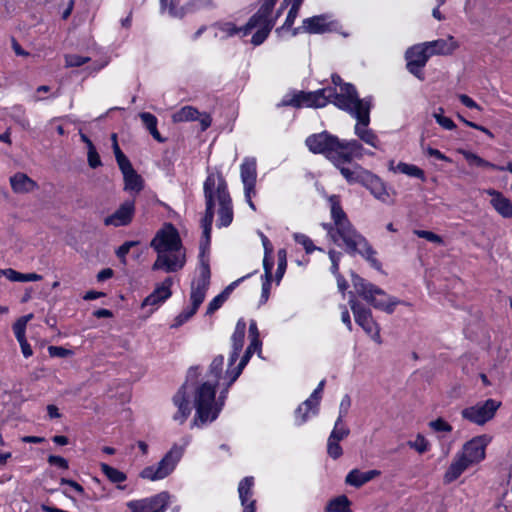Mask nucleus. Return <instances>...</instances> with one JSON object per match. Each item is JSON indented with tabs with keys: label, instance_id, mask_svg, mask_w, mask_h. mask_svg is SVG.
<instances>
[{
	"label": "nucleus",
	"instance_id": "nucleus-1",
	"mask_svg": "<svg viewBox=\"0 0 512 512\" xmlns=\"http://www.w3.org/2000/svg\"><path fill=\"white\" fill-rule=\"evenodd\" d=\"M246 333V322L243 318L236 323L235 330L231 336L232 350L228 358V367L224 375L225 389L220 392L218 402H215V390L209 382H203L192 388L189 379L197 376V367H191L188 371L187 381L179 388L173 397V403L178 411L174 414L173 419L180 424L184 423L191 413L189 395L193 393L194 407L196 409L195 417L192 425L202 427L207 423H211L217 419L221 412L229 388L241 375L243 369L250 361L253 353L246 349L237 366L234 364L239 358L243 349L244 338Z\"/></svg>",
	"mask_w": 512,
	"mask_h": 512
},
{
	"label": "nucleus",
	"instance_id": "nucleus-2",
	"mask_svg": "<svg viewBox=\"0 0 512 512\" xmlns=\"http://www.w3.org/2000/svg\"><path fill=\"white\" fill-rule=\"evenodd\" d=\"M246 333V322L243 318L236 323L235 330L231 336L232 350L228 358V367L224 375L225 389L220 392L218 402H215V390L209 382H203L192 388L189 379L197 376V367H191L188 371L187 381L179 388L173 397V403L178 411L174 414L173 419L180 424L184 423L191 413L189 395L193 393L194 407L196 409L195 417L192 425L202 427L207 423H211L217 419L221 412L229 388L241 375L243 369L250 361L253 353L246 349L237 366L234 364L239 358L243 349L244 338Z\"/></svg>",
	"mask_w": 512,
	"mask_h": 512
},
{
	"label": "nucleus",
	"instance_id": "nucleus-3",
	"mask_svg": "<svg viewBox=\"0 0 512 512\" xmlns=\"http://www.w3.org/2000/svg\"><path fill=\"white\" fill-rule=\"evenodd\" d=\"M203 192L206 209L201 221L204 238L201 244L209 248L215 213L218 216L216 226L223 228L232 223L234 212L227 182L220 172H210L208 174L203 184Z\"/></svg>",
	"mask_w": 512,
	"mask_h": 512
},
{
	"label": "nucleus",
	"instance_id": "nucleus-4",
	"mask_svg": "<svg viewBox=\"0 0 512 512\" xmlns=\"http://www.w3.org/2000/svg\"><path fill=\"white\" fill-rule=\"evenodd\" d=\"M328 201L333 223H323L322 227L327 231L330 239L339 246L342 241L348 253L361 255L372 267L380 270L381 264L374 257L375 251L366 238L358 233L350 223L341 207L339 196L331 195L328 197Z\"/></svg>",
	"mask_w": 512,
	"mask_h": 512
},
{
	"label": "nucleus",
	"instance_id": "nucleus-5",
	"mask_svg": "<svg viewBox=\"0 0 512 512\" xmlns=\"http://www.w3.org/2000/svg\"><path fill=\"white\" fill-rule=\"evenodd\" d=\"M334 96V105L356 119L354 126V134L358 138L356 140L361 145L363 142L376 150H381L382 145L378 135L369 128L372 98L360 99L353 85L344 86L342 93Z\"/></svg>",
	"mask_w": 512,
	"mask_h": 512
},
{
	"label": "nucleus",
	"instance_id": "nucleus-6",
	"mask_svg": "<svg viewBox=\"0 0 512 512\" xmlns=\"http://www.w3.org/2000/svg\"><path fill=\"white\" fill-rule=\"evenodd\" d=\"M157 253L152 270L174 273L182 270L186 264V249L178 230L171 223H165L150 243Z\"/></svg>",
	"mask_w": 512,
	"mask_h": 512
},
{
	"label": "nucleus",
	"instance_id": "nucleus-7",
	"mask_svg": "<svg viewBox=\"0 0 512 512\" xmlns=\"http://www.w3.org/2000/svg\"><path fill=\"white\" fill-rule=\"evenodd\" d=\"M305 143L310 152L324 155L333 164H340L351 155H373L372 152L366 151L357 140L340 139L327 131L308 136Z\"/></svg>",
	"mask_w": 512,
	"mask_h": 512
},
{
	"label": "nucleus",
	"instance_id": "nucleus-8",
	"mask_svg": "<svg viewBox=\"0 0 512 512\" xmlns=\"http://www.w3.org/2000/svg\"><path fill=\"white\" fill-rule=\"evenodd\" d=\"M332 83L335 86H339V91H336L333 88H323L318 89L313 92H298L293 95L285 96L281 105L283 106H292V107H314V108H322L327 105V103L331 102L334 104V95L342 93V88L347 85H351L350 83H343L341 77L337 74L332 75Z\"/></svg>",
	"mask_w": 512,
	"mask_h": 512
},
{
	"label": "nucleus",
	"instance_id": "nucleus-9",
	"mask_svg": "<svg viewBox=\"0 0 512 512\" xmlns=\"http://www.w3.org/2000/svg\"><path fill=\"white\" fill-rule=\"evenodd\" d=\"M189 442V438H185L181 445L174 444L159 462L143 468L139 473V477L144 480L155 482L170 476L182 459Z\"/></svg>",
	"mask_w": 512,
	"mask_h": 512
},
{
	"label": "nucleus",
	"instance_id": "nucleus-10",
	"mask_svg": "<svg viewBox=\"0 0 512 512\" xmlns=\"http://www.w3.org/2000/svg\"><path fill=\"white\" fill-rule=\"evenodd\" d=\"M352 284L355 291L374 308L385 311L388 314L394 312L399 301L390 297L382 289L366 282L356 274H352Z\"/></svg>",
	"mask_w": 512,
	"mask_h": 512
},
{
	"label": "nucleus",
	"instance_id": "nucleus-11",
	"mask_svg": "<svg viewBox=\"0 0 512 512\" xmlns=\"http://www.w3.org/2000/svg\"><path fill=\"white\" fill-rule=\"evenodd\" d=\"M210 277L211 272L209 265L208 248L201 244L199 253V276L191 284V305L199 308L200 305L203 303L207 289L210 284Z\"/></svg>",
	"mask_w": 512,
	"mask_h": 512
},
{
	"label": "nucleus",
	"instance_id": "nucleus-12",
	"mask_svg": "<svg viewBox=\"0 0 512 512\" xmlns=\"http://www.w3.org/2000/svg\"><path fill=\"white\" fill-rule=\"evenodd\" d=\"M240 177L244 187V196L252 210H256L252 198L256 195L257 162L254 157H245L240 165Z\"/></svg>",
	"mask_w": 512,
	"mask_h": 512
},
{
	"label": "nucleus",
	"instance_id": "nucleus-13",
	"mask_svg": "<svg viewBox=\"0 0 512 512\" xmlns=\"http://www.w3.org/2000/svg\"><path fill=\"white\" fill-rule=\"evenodd\" d=\"M500 405L501 402L499 401L487 399L484 402H479L473 406L464 408L461 411V415L464 419L472 423L483 425L494 417Z\"/></svg>",
	"mask_w": 512,
	"mask_h": 512
},
{
	"label": "nucleus",
	"instance_id": "nucleus-14",
	"mask_svg": "<svg viewBox=\"0 0 512 512\" xmlns=\"http://www.w3.org/2000/svg\"><path fill=\"white\" fill-rule=\"evenodd\" d=\"M431 56L424 42L411 46L405 52L407 70L419 80H424L422 69Z\"/></svg>",
	"mask_w": 512,
	"mask_h": 512
},
{
	"label": "nucleus",
	"instance_id": "nucleus-15",
	"mask_svg": "<svg viewBox=\"0 0 512 512\" xmlns=\"http://www.w3.org/2000/svg\"><path fill=\"white\" fill-rule=\"evenodd\" d=\"M351 310L354 314L356 323L363 328V330L372 337L373 340L380 343V329L372 317L371 310L365 308L354 298L349 300Z\"/></svg>",
	"mask_w": 512,
	"mask_h": 512
},
{
	"label": "nucleus",
	"instance_id": "nucleus-16",
	"mask_svg": "<svg viewBox=\"0 0 512 512\" xmlns=\"http://www.w3.org/2000/svg\"><path fill=\"white\" fill-rule=\"evenodd\" d=\"M492 438L487 435H479L467 441L458 452L473 466L485 459L486 448Z\"/></svg>",
	"mask_w": 512,
	"mask_h": 512
},
{
	"label": "nucleus",
	"instance_id": "nucleus-17",
	"mask_svg": "<svg viewBox=\"0 0 512 512\" xmlns=\"http://www.w3.org/2000/svg\"><path fill=\"white\" fill-rule=\"evenodd\" d=\"M325 380L320 381L310 397L306 399L295 410V424L303 425L309 418L316 416L319 412L320 400L324 389Z\"/></svg>",
	"mask_w": 512,
	"mask_h": 512
},
{
	"label": "nucleus",
	"instance_id": "nucleus-18",
	"mask_svg": "<svg viewBox=\"0 0 512 512\" xmlns=\"http://www.w3.org/2000/svg\"><path fill=\"white\" fill-rule=\"evenodd\" d=\"M170 494L166 491L140 500H132L127 503L131 512H164L168 506Z\"/></svg>",
	"mask_w": 512,
	"mask_h": 512
},
{
	"label": "nucleus",
	"instance_id": "nucleus-19",
	"mask_svg": "<svg viewBox=\"0 0 512 512\" xmlns=\"http://www.w3.org/2000/svg\"><path fill=\"white\" fill-rule=\"evenodd\" d=\"M254 20V15L249 21L243 26V36L251 33L253 29H257L251 38V43L254 46L261 45L270 34L272 28L275 25V19L273 17L262 16L261 18Z\"/></svg>",
	"mask_w": 512,
	"mask_h": 512
},
{
	"label": "nucleus",
	"instance_id": "nucleus-20",
	"mask_svg": "<svg viewBox=\"0 0 512 512\" xmlns=\"http://www.w3.org/2000/svg\"><path fill=\"white\" fill-rule=\"evenodd\" d=\"M173 279L171 277L165 278L161 283L157 284L154 290L143 300L141 307H153L149 314H152L160 305L172 296L171 287Z\"/></svg>",
	"mask_w": 512,
	"mask_h": 512
},
{
	"label": "nucleus",
	"instance_id": "nucleus-21",
	"mask_svg": "<svg viewBox=\"0 0 512 512\" xmlns=\"http://www.w3.org/2000/svg\"><path fill=\"white\" fill-rule=\"evenodd\" d=\"M135 215V201L123 202L111 215L104 218L105 226L122 227L129 225Z\"/></svg>",
	"mask_w": 512,
	"mask_h": 512
},
{
	"label": "nucleus",
	"instance_id": "nucleus-22",
	"mask_svg": "<svg viewBox=\"0 0 512 512\" xmlns=\"http://www.w3.org/2000/svg\"><path fill=\"white\" fill-rule=\"evenodd\" d=\"M363 156H355L351 155L347 159L343 160L340 164H334L336 168L339 169L341 175L345 178V180L350 183H360L363 184V182L366 179V176L370 171L362 168L358 164H353L350 166H347V164H350L353 159H361Z\"/></svg>",
	"mask_w": 512,
	"mask_h": 512
},
{
	"label": "nucleus",
	"instance_id": "nucleus-23",
	"mask_svg": "<svg viewBox=\"0 0 512 512\" xmlns=\"http://www.w3.org/2000/svg\"><path fill=\"white\" fill-rule=\"evenodd\" d=\"M199 120L201 130L205 131L211 126L212 119L207 113H199V111L193 106H183L172 114V121L174 123L189 122Z\"/></svg>",
	"mask_w": 512,
	"mask_h": 512
},
{
	"label": "nucleus",
	"instance_id": "nucleus-24",
	"mask_svg": "<svg viewBox=\"0 0 512 512\" xmlns=\"http://www.w3.org/2000/svg\"><path fill=\"white\" fill-rule=\"evenodd\" d=\"M303 32L309 34H322L331 31L333 21L328 14L316 15L302 21Z\"/></svg>",
	"mask_w": 512,
	"mask_h": 512
},
{
	"label": "nucleus",
	"instance_id": "nucleus-25",
	"mask_svg": "<svg viewBox=\"0 0 512 512\" xmlns=\"http://www.w3.org/2000/svg\"><path fill=\"white\" fill-rule=\"evenodd\" d=\"M254 478L247 476L243 478L238 485V494L243 512H256V501L253 496Z\"/></svg>",
	"mask_w": 512,
	"mask_h": 512
},
{
	"label": "nucleus",
	"instance_id": "nucleus-26",
	"mask_svg": "<svg viewBox=\"0 0 512 512\" xmlns=\"http://www.w3.org/2000/svg\"><path fill=\"white\" fill-rule=\"evenodd\" d=\"M472 465L457 452L443 475V482L451 484L456 481Z\"/></svg>",
	"mask_w": 512,
	"mask_h": 512
},
{
	"label": "nucleus",
	"instance_id": "nucleus-27",
	"mask_svg": "<svg viewBox=\"0 0 512 512\" xmlns=\"http://www.w3.org/2000/svg\"><path fill=\"white\" fill-rule=\"evenodd\" d=\"M486 194L491 196L490 204L503 218H512V202L499 191L487 189Z\"/></svg>",
	"mask_w": 512,
	"mask_h": 512
},
{
	"label": "nucleus",
	"instance_id": "nucleus-28",
	"mask_svg": "<svg viewBox=\"0 0 512 512\" xmlns=\"http://www.w3.org/2000/svg\"><path fill=\"white\" fill-rule=\"evenodd\" d=\"M362 185L366 187L379 201L383 203L389 202L390 195L386 189V186L384 182L375 174L369 172Z\"/></svg>",
	"mask_w": 512,
	"mask_h": 512
},
{
	"label": "nucleus",
	"instance_id": "nucleus-29",
	"mask_svg": "<svg viewBox=\"0 0 512 512\" xmlns=\"http://www.w3.org/2000/svg\"><path fill=\"white\" fill-rule=\"evenodd\" d=\"M223 365H224V357L222 355L216 356L208 369L207 372V380L205 382H209L216 391V386L221 385L223 386L222 391L225 389V383H224V375L223 373ZM217 403L218 401L215 400Z\"/></svg>",
	"mask_w": 512,
	"mask_h": 512
},
{
	"label": "nucleus",
	"instance_id": "nucleus-30",
	"mask_svg": "<svg viewBox=\"0 0 512 512\" xmlns=\"http://www.w3.org/2000/svg\"><path fill=\"white\" fill-rule=\"evenodd\" d=\"M424 43L426 44L432 56L449 55L452 54L458 48V44L453 36H448L445 39H437Z\"/></svg>",
	"mask_w": 512,
	"mask_h": 512
},
{
	"label": "nucleus",
	"instance_id": "nucleus-31",
	"mask_svg": "<svg viewBox=\"0 0 512 512\" xmlns=\"http://www.w3.org/2000/svg\"><path fill=\"white\" fill-rule=\"evenodd\" d=\"M381 472L379 470H368V471H360L359 469H352L345 478V483L347 485L353 486L355 488H359L364 484L370 482L374 478L380 476Z\"/></svg>",
	"mask_w": 512,
	"mask_h": 512
},
{
	"label": "nucleus",
	"instance_id": "nucleus-32",
	"mask_svg": "<svg viewBox=\"0 0 512 512\" xmlns=\"http://www.w3.org/2000/svg\"><path fill=\"white\" fill-rule=\"evenodd\" d=\"M124 179V190L129 193L138 194L143 189V179L135 171L132 165L121 169Z\"/></svg>",
	"mask_w": 512,
	"mask_h": 512
},
{
	"label": "nucleus",
	"instance_id": "nucleus-33",
	"mask_svg": "<svg viewBox=\"0 0 512 512\" xmlns=\"http://www.w3.org/2000/svg\"><path fill=\"white\" fill-rule=\"evenodd\" d=\"M302 3H303V0H284L283 1L280 9L278 10L276 16L273 19L276 20L280 16L285 5L291 4V7L288 11V14H287V17H286V20H285L283 26L281 28L277 29V32H280L281 30H284V29H290L292 27L296 18L298 17V13H299Z\"/></svg>",
	"mask_w": 512,
	"mask_h": 512
},
{
	"label": "nucleus",
	"instance_id": "nucleus-34",
	"mask_svg": "<svg viewBox=\"0 0 512 512\" xmlns=\"http://www.w3.org/2000/svg\"><path fill=\"white\" fill-rule=\"evenodd\" d=\"M10 184L15 193H28L37 188L34 180L20 172L10 178Z\"/></svg>",
	"mask_w": 512,
	"mask_h": 512
},
{
	"label": "nucleus",
	"instance_id": "nucleus-35",
	"mask_svg": "<svg viewBox=\"0 0 512 512\" xmlns=\"http://www.w3.org/2000/svg\"><path fill=\"white\" fill-rule=\"evenodd\" d=\"M389 170L393 171L394 173H401L409 177L420 179L421 181L426 180L424 171L414 164L399 162L395 165L394 161H390Z\"/></svg>",
	"mask_w": 512,
	"mask_h": 512
},
{
	"label": "nucleus",
	"instance_id": "nucleus-36",
	"mask_svg": "<svg viewBox=\"0 0 512 512\" xmlns=\"http://www.w3.org/2000/svg\"><path fill=\"white\" fill-rule=\"evenodd\" d=\"M215 30V37L219 39H227L229 37H233L235 35H239L240 37L243 36V26L237 27L232 22H220L213 26Z\"/></svg>",
	"mask_w": 512,
	"mask_h": 512
},
{
	"label": "nucleus",
	"instance_id": "nucleus-37",
	"mask_svg": "<svg viewBox=\"0 0 512 512\" xmlns=\"http://www.w3.org/2000/svg\"><path fill=\"white\" fill-rule=\"evenodd\" d=\"M0 276H4L12 282H35L43 278L37 273H20L12 268L0 269Z\"/></svg>",
	"mask_w": 512,
	"mask_h": 512
},
{
	"label": "nucleus",
	"instance_id": "nucleus-38",
	"mask_svg": "<svg viewBox=\"0 0 512 512\" xmlns=\"http://www.w3.org/2000/svg\"><path fill=\"white\" fill-rule=\"evenodd\" d=\"M326 512H351V501L346 495L331 499L325 508Z\"/></svg>",
	"mask_w": 512,
	"mask_h": 512
},
{
	"label": "nucleus",
	"instance_id": "nucleus-39",
	"mask_svg": "<svg viewBox=\"0 0 512 512\" xmlns=\"http://www.w3.org/2000/svg\"><path fill=\"white\" fill-rule=\"evenodd\" d=\"M139 117H140L142 123L144 124V126L148 129V131L152 135V137L155 140H157L158 142H164V139L161 137V135L157 129V123H158L157 118L149 112L140 113Z\"/></svg>",
	"mask_w": 512,
	"mask_h": 512
},
{
	"label": "nucleus",
	"instance_id": "nucleus-40",
	"mask_svg": "<svg viewBox=\"0 0 512 512\" xmlns=\"http://www.w3.org/2000/svg\"><path fill=\"white\" fill-rule=\"evenodd\" d=\"M100 469L111 483L120 484L127 480V475L124 472L106 463H101Z\"/></svg>",
	"mask_w": 512,
	"mask_h": 512
},
{
	"label": "nucleus",
	"instance_id": "nucleus-41",
	"mask_svg": "<svg viewBox=\"0 0 512 512\" xmlns=\"http://www.w3.org/2000/svg\"><path fill=\"white\" fill-rule=\"evenodd\" d=\"M459 152L463 155V157L466 159L470 166L485 167L490 169L498 168L497 165L489 161H486L485 159L481 158L480 156L473 152L467 150H460Z\"/></svg>",
	"mask_w": 512,
	"mask_h": 512
},
{
	"label": "nucleus",
	"instance_id": "nucleus-42",
	"mask_svg": "<svg viewBox=\"0 0 512 512\" xmlns=\"http://www.w3.org/2000/svg\"><path fill=\"white\" fill-rule=\"evenodd\" d=\"M349 434V428L343 423L341 417H338L328 438L340 442L341 440L348 437Z\"/></svg>",
	"mask_w": 512,
	"mask_h": 512
},
{
	"label": "nucleus",
	"instance_id": "nucleus-43",
	"mask_svg": "<svg viewBox=\"0 0 512 512\" xmlns=\"http://www.w3.org/2000/svg\"><path fill=\"white\" fill-rule=\"evenodd\" d=\"M407 444L419 454L426 453L431 447L429 441L422 434H417L415 439L408 441Z\"/></svg>",
	"mask_w": 512,
	"mask_h": 512
},
{
	"label": "nucleus",
	"instance_id": "nucleus-44",
	"mask_svg": "<svg viewBox=\"0 0 512 512\" xmlns=\"http://www.w3.org/2000/svg\"><path fill=\"white\" fill-rule=\"evenodd\" d=\"M198 308L191 305L187 308H185L180 314H178L173 324L171 325V328H178L182 326L184 323H186L189 319H191L194 314L197 312Z\"/></svg>",
	"mask_w": 512,
	"mask_h": 512
},
{
	"label": "nucleus",
	"instance_id": "nucleus-45",
	"mask_svg": "<svg viewBox=\"0 0 512 512\" xmlns=\"http://www.w3.org/2000/svg\"><path fill=\"white\" fill-rule=\"evenodd\" d=\"M293 238L294 240L302 245L306 251L307 254H310L312 253L313 251L315 250H319L321 251V248L319 247H316L314 244H313V241L305 234H302V233H295L293 235Z\"/></svg>",
	"mask_w": 512,
	"mask_h": 512
},
{
	"label": "nucleus",
	"instance_id": "nucleus-46",
	"mask_svg": "<svg viewBox=\"0 0 512 512\" xmlns=\"http://www.w3.org/2000/svg\"><path fill=\"white\" fill-rule=\"evenodd\" d=\"M443 113L444 110L441 107L434 112L433 116L436 122L446 130H453L456 127V125L454 124L451 118L444 116Z\"/></svg>",
	"mask_w": 512,
	"mask_h": 512
},
{
	"label": "nucleus",
	"instance_id": "nucleus-47",
	"mask_svg": "<svg viewBox=\"0 0 512 512\" xmlns=\"http://www.w3.org/2000/svg\"><path fill=\"white\" fill-rule=\"evenodd\" d=\"M287 267V254L285 249H280L278 251V267L276 270V281L279 283L283 278Z\"/></svg>",
	"mask_w": 512,
	"mask_h": 512
},
{
	"label": "nucleus",
	"instance_id": "nucleus-48",
	"mask_svg": "<svg viewBox=\"0 0 512 512\" xmlns=\"http://www.w3.org/2000/svg\"><path fill=\"white\" fill-rule=\"evenodd\" d=\"M277 0H263L260 8L254 14V20L261 18L262 16L272 17V10L276 4Z\"/></svg>",
	"mask_w": 512,
	"mask_h": 512
},
{
	"label": "nucleus",
	"instance_id": "nucleus-49",
	"mask_svg": "<svg viewBox=\"0 0 512 512\" xmlns=\"http://www.w3.org/2000/svg\"><path fill=\"white\" fill-rule=\"evenodd\" d=\"M339 443H340L339 441H335V440H332L331 438H328L327 453L333 459H338L343 454L342 447L340 446Z\"/></svg>",
	"mask_w": 512,
	"mask_h": 512
},
{
	"label": "nucleus",
	"instance_id": "nucleus-50",
	"mask_svg": "<svg viewBox=\"0 0 512 512\" xmlns=\"http://www.w3.org/2000/svg\"><path fill=\"white\" fill-rule=\"evenodd\" d=\"M429 427L435 432L450 433L452 431V426L442 418L429 422Z\"/></svg>",
	"mask_w": 512,
	"mask_h": 512
},
{
	"label": "nucleus",
	"instance_id": "nucleus-51",
	"mask_svg": "<svg viewBox=\"0 0 512 512\" xmlns=\"http://www.w3.org/2000/svg\"><path fill=\"white\" fill-rule=\"evenodd\" d=\"M414 234L420 238L426 239L429 242L436 243L439 245L443 244L442 237L435 234L434 232L426 230H414Z\"/></svg>",
	"mask_w": 512,
	"mask_h": 512
},
{
	"label": "nucleus",
	"instance_id": "nucleus-52",
	"mask_svg": "<svg viewBox=\"0 0 512 512\" xmlns=\"http://www.w3.org/2000/svg\"><path fill=\"white\" fill-rule=\"evenodd\" d=\"M90 59L88 57L70 54L65 56V63L67 67H79L87 63Z\"/></svg>",
	"mask_w": 512,
	"mask_h": 512
},
{
	"label": "nucleus",
	"instance_id": "nucleus-53",
	"mask_svg": "<svg viewBox=\"0 0 512 512\" xmlns=\"http://www.w3.org/2000/svg\"><path fill=\"white\" fill-rule=\"evenodd\" d=\"M48 353L51 357L65 358L72 356L74 352L61 346H49Z\"/></svg>",
	"mask_w": 512,
	"mask_h": 512
},
{
	"label": "nucleus",
	"instance_id": "nucleus-54",
	"mask_svg": "<svg viewBox=\"0 0 512 512\" xmlns=\"http://www.w3.org/2000/svg\"><path fill=\"white\" fill-rule=\"evenodd\" d=\"M138 244L137 241H126L117 250L116 255L121 259L123 263L126 262V256L130 249Z\"/></svg>",
	"mask_w": 512,
	"mask_h": 512
},
{
	"label": "nucleus",
	"instance_id": "nucleus-55",
	"mask_svg": "<svg viewBox=\"0 0 512 512\" xmlns=\"http://www.w3.org/2000/svg\"><path fill=\"white\" fill-rule=\"evenodd\" d=\"M227 300V298L225 297V295H223L222 293H220L219 295H217L216 297H214L208 307H207V314H212L214 313L216 310H218L222 305L223 303Z\"/></svg>",
	"mask_w": 512,
	"mask_h": 512
},
{
	"label": "nucleus",
	"instance_id": "nucleus-56",
	"mask_svg": "<svg viewBox=\"0 0 512 512\" xmlns=\"http://www.w3.org/2000/svg\"><path fill=\"white\" fill-rule=\"evenodd\" d=\"M88 164L91 168H97L102 164L95 146H91L90 149H88Z\"/></svg>",
	"mask_w": 512,
	"mask_h": 512
},
{
	"label": "nucleus",
	"instance_id": "nucleus-57",
	"mask_svg": "<svg viewBox=\"0 0 512 512\" xmlns=\"http://www.w3.org/2000/svg\"><path fill=\"white\" fill-rule=\"evenodd\" d=\"M329 258L331 260V272L337 276L339 275V261H340V258H341V253L340 252H336L335 250H330L329 251Z\"/></svg>",
	"mask_w": 512,
	"mask_h": 512
},
{
	"label": "nucleus",
	"instance_id": "nucleus-58",
	"mask_svg": "<svg viewBox=\"0 0 512 512\" xmlns=\"http://www.w3.org/2000/svg\"><path fill=\"white\" fill-rule=\"evenodd\" d=\"M263 268L264 278L272 279L273 261L271 260V254H264Z\"/></svg>",
	"mask_w": 512,
	"mask_h": 512
},
{
	"label": "nucleus",
	"instance_id": "nucleus-59",
	"mask_svg": "<svg viewBox=\"0 0 512 512\" xmlns=\"http://www.w3.org/2000/svg\"><path fill=\"white\" fill-rule=\"evenodd\" d=\"M48 463L50 465H54V466H57L61 469H68L69 465H68V461L61 457V456H57V455H50L48 457Z\"/></svg>",
	"mask_w": 512,
	"mask_h": 512
},
{
	"label": "nucleus",
	"instance_id": "nucleus-60",
	"mask_svg": "<svg viewBox=\"0 0 512 512\" xmlns=\"http://www.w3.org/2000/svg\"><path fill=\"white\" fill-rule=\"evenodd\" d=\"M350 406H351V399H350L349 395H344V397L342 398L340 405H339V416L338 417H341V420H343L344 417L346 416V414L348 413Z\"/></svg>",
	"mask_w": 512,
	"mask_h": 512
},
{
	"label": "nucleus",
	"instance_id": "nucleus-61",
	"mask_svg": "<svg viewBox=\"0 0 512 512\" xmlns=\"http://www.w3.org/2000/svg\"><path fill=\"white\" fill-rule=\"evenodd\" d=\"M114 155H115V158H116V161H117V164H118L120 170L125 169L128 166L132 165L131 162L129 161V159L121 151V149L114 152Z\"/></svg>",
	"mask_w": 512,
	"mask_h": 512
},
{
	"label": "nucleus",
	"instance_id": "nucleus-62",
	"mask_svg": "<svg viewBox=\"0 0 512 512\" xmlns=\"http://www.w3.org/2000/svg\"><path fill=\"white\" fill-rule=\"evenodd\" d=\"M270 287H271V279L264 278L262 283V291H261V297H260V303H266L269 298L270 293Z\"/></svg>",
	"mask_w": 512,
	"mask_h": 512
},
{
	"label": "nucleus",
	"instance_id": "nucleus-63",
	"mask_svg": "<svg viewBox=\"0 0 512 512\" xmlns=\"http://www.w3.org/2000/svg\"><path fill=\"white\" fill-rule=\"evenodd\" d=\"M25 330H26V325H24V322L17 321L13 325V331H14L15 337L18 341L26 339Z\"/></svg>",
	"mask_w": 512,
	"mask_h": 512
},
{
	"label": "nucleus",
	"instance_id": "nucleus-64",
	"mask_svg": "<svg viewBox=\"0 0 512 512\" xmlns=\"http://www.w3.org/2000/svg\"><path fill=\"white\" fill-rule=\"evenodd\" d=\"M460 102L470 109L481 110V107L468 95L460 94L458 96Z\"/></svg>",
	"mask_w": 512,
	"mask_h": 512
}]
</instances>
